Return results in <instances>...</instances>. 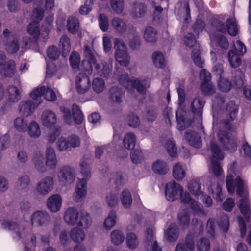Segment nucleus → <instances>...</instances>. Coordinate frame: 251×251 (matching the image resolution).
Masks as SVG:
<instances>
[{
	"mask_svg": "<svg viewBox=\"0 0 251 251\" xmlns=\"http://www.w3.org/2000/svg\"><path fill=\"white\" fill-rule=\"evenodd\" d=\"M63 220L69 226L76 225L84 228H88L91 225V218L86 212H79L73 207L68 208L64 212Z\"/></svg>",
	"mask_w": 251,
	"mask_h": 251,
	"instance_id": "f257e3e1",
	"label": "nucleus"
},
{
	"mask_svg": "<svg viewBox=\"0 0 251 251\" xmlns=\"http://www.w3.org/2000/svg\"><path fill=\"white\" fill-rule=\"evenodd\" d=\"M119 82L126 89H135L138 93L144 94L150 87V82L145 79L139 80L136 77H129L127 74L122 75L119 78Z\"/></svg>",
	"mask_w": 251,
	"mask_h": 251,
	"instance_id": "f03ea898",
	"label": "nucleus"
},
{
	"mask_svg": "<svg viewBox=\"0 0 251 251\" xmlns=\"http://www.w3.org/2000/svg\"><path fill=\"white\" fill-rule=\"evenodd\" d=\"M210 147L212 153L211 158L210 169L216 176L219 177L222 175L223 170L218 160L223 159L224 154L215 141H211Z\"/></svg>",
	"mask_w": 251,
	"mask_h": 251,
	"instance_id": "7ed1b4c3",
	"label": "nucleus"
},
{
	"mask_svg": "<svg viewBox=\"0 0 251 251\" xmlns=\"http://www.w3.org/2000/svg\"><path fill=\"white\" fill-rule=\"evenodd\" d=\"M115 49V58L122 66L126 67L130 63V57L127 52V47L122 39L115 38L114 40Z\"/></svg>",
	"mask_w": 251,
	"mask_h": 251,
	"instance_id": "20e7f679",
	"label": "nucleus"
},
{
	"mask_svg": "<svg viewBox=\"0 0 251 251\" xmlns=\"http://www.w3.org/2000/svg\"><path fill=\"white\" fill-rule=\"evenodd\" d=\"M226 185L229 193H234L235 188H237V194L241 197L243 196L244 193L243 181L238 176H236L232 168L229 169V173L226 176Z\"/></svg>",
	"mask_w": 251,
	"mask_h": 251,
	"instance_id": "39448f33",
	"label": "nucleus"
},
{
	"mask_svg": "<svg viewBox=\"0 0 251 251\" xmlns=\"http://www.w3.org/2000/svg\"><path fill=\"white\" fill-rule=\"evenodd\" d=\"M57 176L60 185L67 186L75 182L76 174L73 168L69 166H65L59 169Z\"/></svg>",
	"mask_w": 251,
	"mask_h": 251,
	"instance_id": "423d86ee",
	"label": "nucleus"
},
{
	"mask_svg": "<svg viewBox=\"0 0 251 251\" xmlns=\"http://www.w3.org/2000/svg\"><path fill=\"white\" fill-rule=\"evenodd\" d=\"M183 188L178 183L172 181L166 185L165 195L167 200L173 201L183 195Z\"/></svg>",
	"mask_w": 251,
	"mask_h": 251,
	"instance_id": "0eeeda50",
	"label": "nucleus"
},
{
	"mask_svg": "<svg viewBox=\"0 0 251 251\" xmlns=\"http://www.w3.org/2000/svg\"><path fill=\"white\" fill-rule=\"evenodd\" d=\"M50 221V217L45 211L38 210L33 213L30 218V223L37 227L46 226Z\"/></svg>",
	"mask_w": 251,
	"mask_h": 251,
	"instance_id": "6e6552de",
	"label": "nucleus"
},
{
	"mask_svg": "<svg viewBox=\"0 0 251 251\" xmlns=\"http://www.w3.org/2000/svg\"><path fill=\"white\" fill-rule=\"evenodd\" d=\"M54 185V179L52 177L48 176L42 178L36 184V191L41 195H47L53 188Z\"/></svg>",
	"mask_w": 251,
	"mask_h": 251,
	"instance_id": "1a4fd4ad",
	"label": "nucleus"
},
{
	"mask_svg": "<svg viewBox=\"0 0 251 251\" xmlns=\"http://www.w3.org/2000/svg\"><path fill=\"white\" fill-rule=\"evenodd\" d=\"M181 201L188 204L194 213L203 215L205 214L202 205L192 198L189 193L185 192L181 195Z\"/></svg>",
	"mask_w": 251,
	"mask_h": 251,
	"instance_id": "9d476101",
	"label": "nucleus"
},
{
	"mask_svg": "<svg viewBox=\"0 0 251 251\" xmlns=\"http://www.w3.org/2000/svg\"><path fill=\"white\" fill-rule=\"evenodd\" d=\"M87 194V182L85 179L78 178L75 187L74 199L76 202H81L86 197Z\"/></svg>",
	"mask_w": 251,
	"mask_h": 251,
	"instance_id": "9b49d317",
	"label": "nucleus"
},
{
	"mask_svg": "<svg viewBox=\"0 0 251 251\" xmlns=\"http://www.w3.org/2000/svg\"><path fill=\"white\" fill-rule=\"evenodd\" d=\"M219 141L224 147L231 151H235L237 149L235 139L229 135V133L225 131H220L218 134Z\"/></svg>",
	"mask_w": 251,
	"mask_h": 251,
	"instance_id": "f8f14e48",
	"label": "nucleus"
},
{
	"mask_svg": "<svg viewBox=\"0 0 251 251\" xmlns=\"http://www.w3.org/2000/svg\"><path fill=\"white\" fill-rule=\"evenodd\" d=\"M84 53L87 59L83 61L82 65L87 73L90 74L92 70V64H95L96 60L91 48L88 45H84Z\"/></svg>",
	"mask_w": 251,
	"mask_h": 251,
	"instance_id": "ddd939ff",
	"label": "nucleus"
},
{
	"mask_svg": "<svg viewBox=\"0 0 251 251\" xmlns=\"http://www.w3.org/2000/svg\"><path fill=\"white\" fill-rule=\"evenodd\" d=\"M75 85L77 92L80 94H84L90 88V79L86 75L80 73L76 77Z\"/></svg>",
	"mask_w": 251,
	"mask_h": 251,
	"instance_id": "4468645a",
	"label": "nucleus"
},
{
	"mask_svg": "<svg viewBox=\"0 0 251 251\" xmlns=\"http://www.w3.org/2000/svg\"><path fill=\"white\" fill-rule=\"evenodd\" d=\"M57 116L55 112L51 110H44L41 116V121L43 126L50 128L57 123Z\"/></svg>",
	"mask_w": 251,
	"mask_h": 251,
	"instance_id": "2eb2a0df",
	"label": "nucleus"
},
{
	"mask_svg": "<svg viewBox=\"0 0 251 251\" xmlns=\"http://www.w3.org/2000/svg\"><path fill=\"white\" fill-rule=\"evenodd\" d=\"M180 20H183L185 22H188L190 19V10L188 2L183 1L177 3L175 8Z\"/></svg>",
	"mask_w": 251,
	"mask_h": 251,
	"instance_id": "dca6fc26",
	"label": "nucleus"
},
{
	"mask_svg": "<svg viewBox=\"0 0 251 251\" xmlns=\"http://www.w3.org/2000/svg\"><path fill=\"white\" fill-rule=\"evenodd\" d=\"M209 179L210 183L208 187L209 192L213 195L214 199L217 202H221L224 198L222 193L221 187L218 184L216 183V180L215 177H210Z\"/></svg>",
	"mask_w": 251,
	"mask_h": 251,
	"instance_id": "f3484780",
	"label": "nucleus"
},
{
	"mask_svg": "<svg viewBox=\"0 0 251 251\" xmlns=\"http://www.w3.org/2000/svg\"><path fill=\"white\" fill-rule=\"evenodd\" d=\"M48 243L49 239L47 237L41 235L31 234L27 237L25 245L31 247L36 246L42 247L44 245L48 244Z\"/></svg>",
	"mask_w": 251,
	"mask_h": 251,
	"instance_id": "a211bd4d",
	"label": "nucleus"
},
{
	"mask_svg": "<svg viewBox=\"0 0 251 251\" xmlns=\"http://www.w3.org/2000/svg\"><path fill=\"white\" fill-rule=\"evenodd\" d=\"M88 228H84L81 226H76L73 227L70 231V236L72 240L75 243H81L86 238L85 230Z\"/></svg>",
	"mask_w": 251,
	"mask_h": 251,
	"instance_id": "6ab92c4d",
	"label": "nucleus"
},
{
	"mask_svg": "<svg viewBox=\"0 0 251 251\" xmlns=\"http://www.w3.org/2000/svg\"><path fill=\"white\" fill-rule=\"evenodd\" d=\"M187 189L193 195L198 197L202 194L204 187L199 178H195L188 183Z\"/></svg>",
	"mask_w": 251,
	"mask_h": 251,
	"instance_id": "aec40b11",
	"label": "nucleus"
},
{
	"mask_svg": "<svg viewBox=\"0 0 251 251\" xmlns=\"http://www.w3.org/2000/svg\"><path fill=\"white\" fill-rule=\"evenodd\" d=\"M38 106V105L31 100H27L19 103L18 110L22 115L28 116L32 114Z\"/></svg>",
	"mask_w": 251,
	"mask_h": 251,
	"instance_id": "412c9836",
	"label": "nucleus"
},
{
	"mask_svg": "<svg viewBox=\"0 0 251 251\" xmlns=\"http://www.w3.org/2000/svg\"><path fill=\"white\" fill-rule=\"evenodd\" d=\"M47 205L51 212H58L62 206V197L58 194L52 195L48 198Z\"/></svg>",
	"mask_w": 251,
	"mask_h": 251,
	"instance_id": "4be33fe9",
	"label": "nucleus"
},
{
	"mask_svg": "<svg viewBox=\"0 0 251 251\" xmlns=\"http://www.w3.org/2000/svg\"><path fill=\"white\" fill-rule=\"evenodd\" d=\"M15 61L11 59L6 60L0 68V75L5 77H11L15 73Z\"/></svg>",
	"mask_w": 251,
	"mask_h": 251,
	"instance_id": "5701e85b",
	"label": "nucleus"
},
{
	"mask_svg": "<svg viewBox=\"0 0 251 251\" xmlns=\"http://www.w3.org/2000/svg\"><path fill=\"white\" fill-rule=\"evenodd\" d=\"M147 11V7L145 4L139 2H136L133 4L130 9V16L133 19H138L143 17Z\"/></svg>",
	"mask_w": 251,
	"mask_h": 251,
	"instance_id": "b1692460",
	"label": "nucleus"
},
{
	"mask_svg": "<svg viewBox=\"0 0 251 251\" xmlns=\"http://www.w3.org/2000/svg\"><path fill=\"white\" fill-rule=\"evenodd\" d=\"M46 164L50 169H55L57 164L55 151L52 147H48L46 151Z\"/></svg>",
	"mask_w": 251,
	"mask_h": 251,
	"instance_id": "393cba45",
	"label": "nucleus"
},
{
	"mask_svg": "<svg viewBox=\"0 0 251 251\" xmlns=\"http://www.w3.org/2000/svg\"><path fill=\"white\" fill-rule=\"evenodd\" d=\"M151 168L155 174L160 175L166 174L169 170L167 163L161 159L154 161L152 164Z\"/></svg>",
	"mask_w": 251,
	"mask_h": 251,
	"instance_id": "a878e982",
	"label": "nucleus"
},
{
	"mask_svg": "<svg viewBox=\"0 0 251 251\" xmlns=\"http://www.w3.org/2000/svg\"><path fill=\"white\" fill-rule=\"evenodd\" d=\"M4 49L8 54H15L19 49V38L18 37H12L11 40L4 41Z\"/></svg>",
	"mask_w": 251,
	"mask_h": 251,
	"instance_id": "bb28decb",
	"label": "nucleus"
},
{
	"mask_svg": "<svg viewBox=\"0 0 251 251\" xmlns=\"http://www.w3.org/2000/svg\"><path fill=\"white\" fill-rule=\"evenodd\" d=\"M111 25L117 33L121 34L126 32L127 28L126 22L118 17H115L112 19Z\"/></svg>",
	"mask_w": 251,
	"mask_h": 251,
	"instance_id": "cd10ccee",
	"label": "nucleus"
},
{
	"mask_svg": "<svg viewBox=\"0 0 251 251\" xmlns=\"http://www.w3.org/2000/svg\"><path fill=\"white\" fill-rule=\"evenodd\" d=\"M33 161L35 169L38 172L44 173L47 171V166L43 153L41 152L37 153L33 158Z\"/></svg>",
	"mask_w": 251,
	"mask_h": 251,
	"instance_id": "c85d7f7f",
	"label": "nucleus"
},
{
	"mask_svg": "<svg viewBox=\"0 0 251 251\" xmlns=\"http://www.w3.org/2000/svg\"><path fill=\"white\" fill-rule=\"evenodd\" d=\"M250 205L247 197L241 199L239 201V208L244 216L247 221L251 223V213L250 209Z\"/></svg>",
	"mask_w": 251,
	"mask_h": 251,
	"instance_id": "c756f323",
	"label": "nucleus"
},
{
	"mask_svg": "<svg viewBox=\"0 0 251 251\" xmlns=\"http://www.w3.org/2000/svg\"><path fill=\"white\" fill-rule=\"evenodd\" d=\"M105 201L108 207H116L119 203L118 192L117 190L107 192L105 194Z\"/></svg>",
	"mask_w": 251,
	"mask_h": 251,
	"instance_id": "7c9ffc66",
	"label": "nucleus"
},
{
	"mask_svg": "<svg viewBox=\"0 0 251 251\" xmlns=\"http://www.w3.org/2000/svg\"><path fill=\"white\" fill-rule=\"evenodd\" d=\"M186 168L180 163L175 164L172 168L173 176L176 180L180 181L185 176Z\"/></svg>",
	"mask_w": 251,
	"mask_h": 251,
	"instance_id": "2f4dec72",
	"label": "nucleus"
},
{
	"mask_svg": "<svg viewBox=\"0 0 251 251\" xmlns=\"http://www.w3.org/2000/svg\"><path fill=\"white\" fill-rule=\"evenodd\" d=\"M145 244L147 248L150 247L152 251H162L161 248H158L157 250H155V247H158V244L154 238L153 232L151 229H148L146 231Z\"/></svg>",
	"mask_w": 251,
	"mask_h": 251,
	"instance_id": "473e14b6",
	"label": "nucleus"
},
{
	"mask_svg": "<svg viewBox=\"0 0 251 251\" xmlns=\"http://www.w3.org/2000/svg\"><path fill=\"white\" fill-rule=\"evenodd\" d=\"M28 125L27 120L23 117H17L13 121L14 127L19 132H25L27 131Z\"/></svg>",
	"mask_w": 251,
	"mask_h": 251,
	"instance_id": "72a5a7b5",
	"label": "nucleus"
},
{
	"mask_svg": "<svg viewBox=\"0 0 251 251\" xmlns=\"http://www.w3.org/2000/svg\"><path fill=\"white\" fill-rule=\"evenodd\" d=\"M195 245L192 235L186 237L185 243H179L177 245L175 251H194Z\"/></svg>",
	"mask_w": 251,
	"mask_h": 251,
	"instance_id": "f704fd0d",
	"label": "nucleus"
},
{
	"mask_svg": "<svg viewBox=\"0 0 251 251\" xmlns=\"http://www.w3.org/2000/svg\"><path fill=\"white\" fill-rule=\"evenodd\" d=\"M185 139L190 145L195 148H199L201 146V138L195 131H187Z\"/></svg>",
	"mask_w": 251,
	"mask_h": 251,
	"instance_id": "c9c22d12",
	"label": "nucleus"
},
{
	"mask_svg": "<svg viewBox=\"0 0 251 251\" xmlns=\"http://www.w3.org/2000/svg\"><path fill=\"white\" fill-rule=\"evenodd\" d=\"M204 104V101L201 98L198 97L194 99L191 103V109L193 113L201 117Z\"/></svg>",
	"mask_w": 251,
	"mask_h": 251,
	"instance_id": "e433bc0d",
	"label": "nucleus"
},
{
	"mask_svg": "<svg viewBox=\"0 0 251 251\" xmlns=\"http://www.w3.org/2000/svg\"><path fill=\"white\" fill-rule=\"evenodd\" d=\"M161 141L164 144L170 156L176 157L177 155V148L171 138H164L161 139Z\"/></svg>",
	"mask_w": 251,
	"mask_h": 251,
	"instance_id": "4c0bfd02",
	"label": "nucleus"
},
{
	"mask_svg": "<svg viewBox=\"0 0 251 251\" xmlns=\"http://www.w3.org/2000/svg\"><path fill=\"white\" fill-rule=\"evenodd\" d=\"M166 239L169 242H174L178 237V231L176 224L172 223L170 224L168 229L165 233Z\"/></svg>",
	"mask_w": 251,
	"mask_h": 251,
	"instance_id": "58836bf2",
	"label": "nucleus"
},
{
	"mask_svg": "<svg viewBox=\"0 0 251 251\" xmlns=\"http://www.w3.org/2000/svg\"><path fill=\"white\" fill-rule=\"evenodd\" d=\"M120 201L124 208L128 209L131 207L132 199L130 192L128 190L124 189L122 191L120 195Z\"/></svg>",
	"mask_w": 251,
	"mask_h": 251,
	"instance_id": "ea45409f",
	"label": "nucleus"
},
{
	"mask_svg": "<svg viewBox=\"0 0 251 251\" xmlns=\"http://www.w3.org/2000/svg\"><path fill=\"white\" fill-rule=\"evenodd\" d=\"M117 214L115 211H111L104 221L103 226L106 230H111L116 223Z\"/></svg>",
	"mask_w": 251,
	"mask_h": 251,
	"instance_id": "a19ab883",
	"label": "nucleus"
},
{
	"mask_svg": "<svg viewBox=\"0 0 251 251\" xmlns=\"http://www.w3.org/2000/svg\"><path fill=\"white\" fill-rule=\"evenodd\" d=\"M28 135L33 138H38L41 135V130L38 124L33 121L27 126V129Z\"/></svg>",
	"mask_w": 251,
	"mask_h": 251,
	"instance_id": "79ce46f5",
	"label": "nucleus"
},
{
	"mask_svg": "<svg viewBox=\"0 0 251 251\" xmlns=\"http://www.w3.org/2000/svg\"><path fill=\"white\" fill-rule=\"evenodd\" d=\"M212 43L217 44L222 49L227 50L229 47V42L224 36L218 34L210 37Z\"/></svg>",
	"mask_w": 251,
	"mask_h": 251,
	"instance_id": "37998d69",
	"label": "nucleus"
},
{
	"mask_svg": "<svg viewBox=\"0 0 251 251\" xmlns=\"http://www.w3.org/2000/svg\"><path fill=\"white\" fill-rule=\"evenodd\" d=\"M59 47L62 50V55L65 56L70 51L71 43L70 39L66 35H63L61 37Z\"/></svg>",
	"mask_w": 251,
	"mask_h": 251,
	"instance_id": "c03bdc74",
	"label": "nucleus"
},
{
	"mask_svg": "<svg viewBox=\"0 0 251 251\" xmlns=\"http://www.w3.org/2000/svg\"><path fill=\"white\" fill-rule=\"evenodd\" d=\"M136 142L135 135L132 132L127 133L124 136L123 144L126 149L130 150L134 148Z\"/></svg>",
	"mask_w": 251,
	"mask_h": 251,
	"instance_id": "a18cd8bd",
	"label": "nucleus"
},
{
	"mask_svg": "<svg viewBox=\"0 0 251 251\" xmlns=\"http://www.w3.org/2000/svg\"><path fill=\"white\" fill-rule=\"evenodd\" d=\"M110 239L113 244L119 245L125 240V234L121 230H114L110 233Z\"/></svg>",
	"mask_w": 251,
	"mask_h": 251,
	"instance_id": "49530a36",
	"label": "nucleus"
},
{
	"mask_svg": "<svg viewBox=\"0 0 251 251\" xmlns=\"http://www.w3.org/2000/svg\"><path fill=\"white\" fill-rule=\"evenodd\" d=\"M143 37L146 42L154 43L157 40V33L154 28L152 27L149 26L144 30Z\"/></svg>",
	"mask_w": 251,
	"mask_h": 251,
	"instance_id": "de8ad7c7",
	"label": "nucleus"
},
{
	"mask_svg": "<svg viewBox=\"0 0 251 251\" xmlns=\"http://www.w3.org/2000/svg\"><path fill=\"white\" fill-rule=\"evenodd\" d=\"M239 55L236 53L234 50H231L228 53V60L230 66L232 68H237L241 64V59Z\"/></svg>",
	"mask_w": 251,
	"mask_h": 251,
	"instance_id": "09e8293b",
	"label": "nucleus"
},
{
	"mask_svg": "<svg viewBox=\"0 0 251 251\" xmlns=\"http://www.w3.org/2000/svg\"><path fill=\"white\" fill-rule=\"evenodd\" d=\"M8 100L13 102H16L21 99L19 90L14 85H10L7 89Z\"/></svg>",
	"mask_w": 251,
	"mask_h": 251,
	"instance_id": "8fccbe9b",
	"label": "nucleus"
},
{
	"mask_svg": "<svg viewBox=\"0 0 251 251\" xmlns=\"http://www.w3.org/2000/svg\"><path fill=\"white\" fill-rule=\"evenodd\" d=\"M237 106L233 101H230L226 106L225 113L228 121L233 120L237 112Z\"/></svg>",
	"mask_w": 251,
	"mask_h": 251,
	"instance_id": "3c124183",
	"label": "nucleus"
},
{
	"mask_svg": "<svg viewBox=\"0 0 251 251\" xmlns=\"http://www.w3.org/2000/svg\"><path fill=\"white\" fill-rule=\"evenodd\" d=\"M109 96L111 100L115 102L120 103L122 101L124 93L121 89L116 86L112 87L109 90Z\"/></svg>",
	"mask_w": 251,
	"mask_h": 251,
	"instance_id": "603ef678",
	"label": "nucleus"
},
{
	"mask_svg": "<svg viewBox=\"0 0 251 251\" xmlns=\"http://www.w3.org/2000/svg\"><path fill=\"white\" fill-rule=\"evenodd\" d=\"M102 66H100L96 62L94 65L95 68L96 70L97 73L99 75L102 77H106L108 75L111 68V65L107 64V63L102 62H101Z\"/></svg>",
	"mask_w": 251,
	"mask_h": 251,
	"instance_id": "864d4df0",
	"label": "nucleus"
},
{
	"mask_svg": "<svg viewBox=\"0 0 251 251\" xmlns=\"http://www.w3.org/2000/svg\"><path fill=\"white\" fill-rule=\"evenodd\" d=\"M67 27L69 32L72 34L76 33L79 29L78 20L75 17H70L68 19Z\"/></svg>",
	"mask_w": 251,
	"mask_h": 251,
	"instance_id": "5fc2aeb1",
	"label": "nucleus"
},
{
	"mask_svg": "<svg viewBox=\"0 0 251 251\" xmlns=\"http://www.w3.org/2000/svg\"><path fill=\"white\" fill-rule=\"evenodd\" d=\"M152 59L154 65L157 68H162L165 66L166 61L163 54L160 52H155L152 54Z\"/></svg>",
	"mask_w": 251,
	"mask_h": 251,
	"instance_id": "6e6d98bb",
	"label": "nucleus"
},
{
	"mask_svg": "<svg viewBox=\"0 0 251 251\" xmlns=\"http://www.w3.org/2000/svg\"><path fill=\"white\" fill-rule=\"evenodd\" d=\"M192 58L197 66L200 68L203 67L204 61L201 56L200 47L194 48L192 52Z\"/></svg>",
	"mask_w": 251,
	"mask_h": 251,
	"instance_id": "4d7b16f0",
	"label": "nucleus"
},
{
	"mask_svg": "<svg viewBox=\"0 0 251 251\" xmlns=\"http://www.w3.org/2000/svg\"><path fill=\"white\" fill-rule=\"evenodd\" d=\"M126 242L128 247L131 249L137 248L139 245V241L137 235L132 232H129L126 234Z\"/></svg>",
	"mask_w": 251,
	"mask_h": 251,
	"instance_id": "13d9d810",
	"label": "nucleus"
},
{
	"mask_svg": "<svg viewBox=\"0 0 251 251\" xmlns=\"http://www.w3.org/2000/svg\"><path fill=\"white\" fill-rule=\"evenodd\" d=\"M110 5L116 14H120L124 9V0H110Z\"/></svg>",
	"mask_w": 251,
	"mask_h": 251,
	"instance_id": "bf43d9fd",
	"label": "nucleus"
},
{
	"mask_svg": "<svg viewBox=\"0 0 251 251\" xmlns=\"http://www.w3.org/2000/svg\"><path fill=\"white\" fill-rule=\"evenodd\" d=\"M19 210L20 213L22 215V219L25 221V216L28 214L31 208V203L26 200H23L19 203Z\"/></svg>",
	"mask_w": 251,
	"mask_h": 251,
	"instance_id": "052dcab7",
	"label": "nucleus"
},
{
	"mask_svg": "<svg viewBox=\"0 0 251 251\" xmlns=\"http://www.w3.org/2000/svg\"><path fill=\"white\" fill-rule=\"evenodd\" d=\"M30 183V180L27 175H23L19 177L16 182V186L20 190L27 189Z\"/></svg>",
	"mask_w": 251,
	"mask_h": 251,
	"instance_id": "680f3d73",
	"label": "nucleus"
},
{
	"mask_svg": "<svg viewBox=\"0 0 251 251\" xmlns=\"http://www.w3.org/2000/svg\"><path fill=\"white\" fill-rule=\"evenodd\" d=\"M226 28L229 35L235 36L237 34L238 28L234 18H230L226 20Z\"/></svg>",
	"mask_w": 251,
	"mask_h": 251,
	"instance_id": "e2e57ef3",
	"label": "nucleus"
},
{
	"mask_svg": "<svg viewBox=\"0 0 251 251\" xmlns=\"http://www.w3.org/2000/svg\"><path fill=\"white\" fill-rule=\"evenodd\" d=\"M2 225L4 228L15 231L20 238L22 237V234L19 230L20 227L17 223L4 220L2 222Z\"/></svg>",
	"mask_w": 251,
	"mask_h": 251,
	"instance_id": "0e129e2a",
	"label": "nucleus"
},
{
	"mask_svg": "<svg viewBox=\"0 0 251 251\" xmlns=\"http://www.w3.org/2000/svg\"><path fill=\"white\" fill-rule=\"evenodd\" d=\"M98 18L99 25L100 29L103 32L107 31L109 26L108 17L105 14L100 13Z\"/></svg>",
	"mask_w": 251,
	"mask_h": 251,
	"instance_id": "69168bd1",
	"label": "nucleus"
},
{
	"mask_svg": "<svg viewBox=\"0 0 251 251\" xmlns=\"http://www.w3.org/2000/svg\"><path fill=\"white\" fill-rule=\"evenodd\" d=\"M39 24L38 22L33 21L30 23L27 26L28 33L32 35L35 39L39 38L40 31L39 29Z\"/></svg>",
	"mask_w": 251,
	"mask_h": 251,
	"instance_id": "338daca9",
	"label": "nucleus"
},
{
	"mask_svg": "<svg viewBox=\"0 0 251 251\" xmlns=\"http://www.w3.org/2000/svg\"><path fill=\"white\" fill-rule=\"evenodd\" d=\"M79 165L81 168V173L83 176L82 179H85L87 181L91 176V169L87 162L85 160L81 161Z\"/></svg>",
	"mask_w": 251,
	"mask_h": 251,
	"instance_id": "774afa93",
	"label": "nucleus"
}]
</instances>
